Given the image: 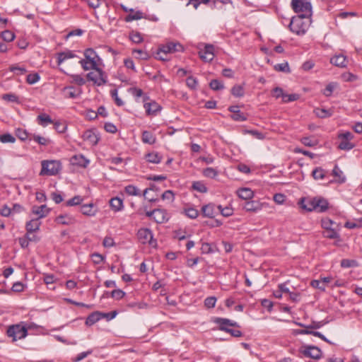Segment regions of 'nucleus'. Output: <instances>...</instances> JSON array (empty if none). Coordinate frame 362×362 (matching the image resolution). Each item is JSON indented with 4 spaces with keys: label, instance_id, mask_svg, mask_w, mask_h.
Listing matches in <instances>:
<instances>
[{
    "label": "nucleus",
    "instance_id": "obj_1",
    "mask_svg": "<svg viewBox=\"0 0 362 362\" xmlns=\"http://www.w3.org/2000/svg\"><path fill=\"white\" fill-rule=\"evenodd\" d=\"M311 24V17L304 16H293L289 23L290 30L298 35H304Z\"/></svg>",
    "mask_w": 362,
    "mask_h": 362
},
{
    "label": "nucleus",
    "instance_id": "obj_2",
    "mask_svg": "<svg viewBox=\"0 0 362 362\" xmlns=\"http://www.w3.org/2000/svg\"><path fill=\"white\" fill-rule=\"evenodd\" d=\"M214 322L218 325L219 330L228 333L234 337H240L243 335L241 331L230 328L231 327H240L235 321L227 318L216 317Z\"/></svg>",
    "mask_w": 362,
    "mask_h": 362
},
{
    "label": "nucleus",
    "instance_id": "obj_3",
    "mask_svg": "<svg viewBox=\"0 0 362 362\" xmlns=\"http://www.w3.org/2000/svg\"><path fill=\"white\" fill-rule=\"evenodd\" d=\"M83 54L85 59L79 61V64L83 70L88 71L90 69L99 67L98 62L101 61V59L93 48L86 49Z\"/></svg>",
    "mask_w": 362,
    "mask_h": 362
},
{
    "label": "nucleus",
    "instance_id": "obj_4",
    "mask_svg": "<svg viewBox=\"0 0 362 362\" xmlns=\"http://www.w3.org/2000/svg\"><path fill=\"white\" fill-rule=\"evenodd\" d=\"M291 6L298 16H312V5L307 0H291Z\"/></svg>",
    "mask_w": 362,
    "mask_h": 362
},
{
    "label": "nucleus",
    "instance_id": "obj_5",
    "mask_svg": "<svg viewBox=\"0 0 362 362\" xmlns=\"http://www.w3.org/2000/svg\"><path fill=\"white\" fill-rule=\"evenodd\" d=\"M6 334L8 337H12L13 341H16L18 339H24L28 334V329L25 326L16 324L9 326Z\"/></svg>",
    "mask_w": 362,
    "mask_h": 362
},
{
    "label": "nucleus",
    "instance_id": "obj_6",
    "mask_svg": "<svg viewBox=\"0 0 362 362\" xmlns=\"http://www.w3.org/2000/svg\"><path fill=\"white\" fill-rule=\"evenodd\" d=\"M93 69L95 72L92 71L87 74V79L93 81L98 86L105 85L107 81L105 72L100 67L93 68Z\"/></svg>",
    "mask_w": 362,
    "mask_h": 362
},
{
    "label": "nucleus",
    "instance_id": "obj_7",
    "mask_svg": "<svg viewBox=\"0 0 362 362\" xmlns=\"http://www.w3.org/2000/svg\"><path fill=\"white\" fill-rule=\"evenodd\" d=\"M60 170V163L55 160L42 161L40 175H55Z\"/></svg>",
    "mask_w": 362,
    "mask_h": 362
},
{
    "label": "nucleus",
    "instance_id": "obj_8",
    "mask_svg": "<svg viewBox=\"0 0 362 362\" xmlns=\"http://www.w3.org/2000/svg\"><path fill=\"white\" fill-rule=\"evenodd\" d=\"M298 352L305 357L313 359H319L322 356L321 349L313 345H303L299 348Z\"/></svg>",
    "mask_w": 362,
    "mask_h": 362
},
{
    "label": "nucleus",
    "instance_id": "obj_9",
    "mask_svg": "<svg viewBox=\"0 0 362 362\" xmlns=\"http://www.w3.org/2000/svg\"><path fill=\"white\" fill-rule=\"evenodd\" d=\"M183 50V46L180 43L169 42L166 44L161 45L158 47V54H163L164 55H167L168 54L182 52Z\"/></svg>",
    "mask_w": 362,
    "mask_h": 362
},
{
    "label": "nucleus",
    "instance_id": "obj_10",
    "mask_svg": "<svg viewBox=\"0 0 362 362\" xmlns=\"http://www.w3.org/2000/svg\"><path fill=\"white\" fill-rule=\"evenodd\" d=\"M214 56V46L211 44L204 45V49L199 51V57L204 62H211Z\"/></svg>",
    "mask_w": 362,
    "mask_h": 362
},
{
    "label": "nucleus",
    "instance_id": "obj_11",
    "mask_svg": "<svg viewBox=\"0 0 362 362\" xmlns=\"http://www.w3.org/2000/svg\"><path fill=\"white\" fill-rule=\"evenodd\" d=\"M137 237L139 240V241L142 244H146L149 243L150 245L152 244L153 240V233L152 231L146 228H140L137 232Z\"/></svg>",
    "mask_w": 362,
    "mask_h": 362
},
{
    "label": "nucleus",
    "instance_id": "obj_12",
    "mask_svg": "<svg viewBox=\"0 0 362 362\" xmlns=\"http://www.w3.org/2000/svg\"><path fill=\"white\" fill-rule=\"evenodd\" d=\"M315 211L323 213L329 209V202L327 199L322 197H315Z\"/></svg>",
    "mask_w": 362,
    "mask_h": 362
},
{
    "label": "nucleus",
    "instance_id": "obj_13",
    "mask_svg": "<svg viewBox=\"0 0 362 362\" xmlns=\"http://www.w3.org/2000/svg\"><path fill=\"white\" fill-rule=\"evenodd\" d=\"M300 206L307 211H315V197L301 198L298 202Z\"/></svg>",
    "mask_w": 362,
    "mask_h": 362
},
{
    "label": "nucleus",
    "instance_id": "obj_14",
    "mask_svg": "<svg viewBox=\"0 0 362 362\" xmlns=\"http://www.w3.org/2000/svg\"><path fill=\"white\" fill-rule=\"evenodd\" d=\"M63 92L66 98L72 99L78 98L82 93L81 88H76L72 86L64 87Z\"/></svg>",
    "mask_w": 362,
    "mask_h": 362
},
{
    "label": "nucleus",
    "instance_id": "obj_15",
    "mask_svg": "<svg viewBox=\"0 0 362 362\" xmlns=\"http://www.w3.org/2000/svg\"><path fill=\"white\" fill-rule=\"evenodd\" d=\"M74 52L72 50L66 49L64 52H58L57 54V65H61L65 60L76 57Z\"/></svg>",
    "mask_w": 362,
    "mask_h": 362
},
{
    "label": "nucleus",
    "instance_id": "obj_16",
    "mask_svg": "<svg viewBox=\"0 0 362 362\" xmlns=\"http://www.w3.org/2000/svg\"><path fill=\"white\" fill-rule=\"evenodd\" d=\"M32 213L37 215L39 219L46 217L50 211V209L47 208V205L41 206H33L32 207Z\"/></svg>",
    "mask_w": 362,
    "mask_h": 362
},
{
    "label": "nucleus",
    "instance_id": "obj_17",
    "mask_svg": "<svg viewBox=\"0 0 362 362\" xmlns=\"http://www.w3.org/2000/svg\"><path fill=\"white\" fill-rule=\"evenodd\" d=\"M169 219L168 213L165 209H156L153 220L157 223H166Z\"/></svg>",
    "mask_w": 362,
    "mask_h": 362
},
{
    "label": "nucleus",
    "instance_id": "obj_18",
    "mask_svg": "<svg viewBox=\"0 0 362 362\" xmlns=\"http://www.w3.org/2000/svg\"><path fill=\"white\" fill-rule=\"evenodd\" d=\"M84 141H88L91 145H96L99 141L98 135L92 129L85 131L82 135Z\"/></svg>",
    "mask_w": 362,
    "mask_h": 362
},
{
    "label": "nucleus",
    "instance_id": "obj_19",
    "mask_svg": "<svg viewBox=\"0 0 362 362\" xmlns=\"http://www.w3.org/2000/svg\"><path fill=\"white\" fill-rule=\"evenodd\" d=\"M40 225L41 221H40L39 218H33L30 221L27 222L25 225L27 234H29L30 235V233L38 230Z\"/></svg>",
    "mask_w": 362,
    "mask_h": 362
},
{
    "label": "nucleus",
    "instance_id": "obj_20",
    "mask_svg": "<svg viewBox=\"0 0 362 362\" xmlns=\"http://www.w3.org/2000/svg\"><path fill=\"white\" fill-rule=\"evenodd\" d=\"M262 208V204L257 201L252 200L246 202L243 209L246 211L249 212H257L260 211Z\"/></svg>",
    "mask_w": 362,
    "mask_h": 362
},
{
    "label": "nucleus",
    "instance_id": "obj_21",
    "mask_svg": "<svg viewBox=\"0 0 362 362\" xmlns=\"http://www.w3.org/2000/svg\"><path fill=\"white\" fill-rule=\"evenodd\" d=\"M144 107L146 109V114L148 115H155L161 109L160 105L155 101L146 103L144 104Z\"/></svg>",
    "mask_w": 362,
    "mask_h": 362
},
{
    "label": "nucleus",
    "instance_id": "obj_22",
    "mask_svg": "<svg viewBox=\"0 0 362 362\" xmlns=\"http://www.w3.org/2000/svg\"><path fill=\"white\" fill-rule=\"evenodd\" d=\"M81 211L83 215L93 216L97 212V208L93 204H83L81 207Z\"/></svg>",
    "mask_w": 362,
    "mask_h": 362
},
{
    "label": "nucleus",
    "instance_id": "obj_23",
    "mask_svg": "<svg viewBox=\"0 0 362 362\" xmlns=\"http://www.w3.org/2000/svg\"><path fill=\"white\" fill-rule=\"evenodd\" d=\"M237 194L239 197V198L244 200L250 199L254 196L253 191L247 187L240 188L238 189Z\"/></svg>",
    "mask_w": 362,
    "mask_h": 362
},
{
    "label": "nucleus",
    "instance_id": "obj_24",
    "mask_svg": "<svg viewBox=\"0 0 362 362\" xmlns=\"http://www.w3.org/2000/svg\"><path fill=\"white\" fill-rule=\"evenodd\" d=\"M55 221L58 224L71 225L75 223V219L68 214H64L59 215L57 217H56Z\"/></svg>",
    "mask_w": 362,
    "mask_h": 362
},
{
    "label": "nucleus",
    "instance_id": "obj_25",
    "mask_svg": "<svg viewBox=\"0 0 362 362\" xmlns=\"http://www.w3.org/2000/svg\"><path fill=\"white\" fill-rule=\"evenodd\" d=\"M102 318V313L99 311H95L90 314L86 320V325L88 326H91L98 322Z\"/></svg>",
    "mask_w": 362,
    "mask_h": 362
},
{
    "label": "nucleus",
    "instance_id": "obj_26",
    "mask_svg": "<svg viewBox=\"0 0 362 362\" xmlns=\"http://www.w3.org/2000/svg\"><path fill=\"white\" fill-rule=\"evenodd\" d=\"M330 63L338 67H345L346 57L343 54L335 55L330 59Z\"/></svg>",
    "mask_w": 362,
    "mask_h": 362
},
{
    "label": "nucleus",
    "instance_id": "obj_27",
    "mask_svg": "<svg viewBox=\"0 0 362 362\" xmlns=\"http://www.w3.org/2000/svg\"><path fill=\"white\" fill-rule=\"evenodd\" d=\"M141 140H142L143 143H144V144H148L152 145L156 143V138L153 133L145 130L142 132Z\"/></svg>",
    "mask_w": 362,
    "mask_h": 362
},
{
    "label": "nucleus",
    "instance_id": "obj_28",
    "mask_svg": "<svg viewBox=\"0 0 362 362\" xmlns=\"http://www.w3.org/2000/svg\"><path fill=\"white\" fill-rule=\"evenodd\" d=\"M73 164L86 168L89 164V160L83 155H76L71 158Z\"/></svg>",
    "mask_w": 362,
    "mask_h": 362
},
{
    "label": "nucleus",
    "instance_id": "obj_29",
    "mask_svg": "<svg viewBox=\"0 0 362 362\" xmlns=\"http://www.w3.org/2000/svg\"><path fill=\"white\" fill-rule=\"evenodd\" d=\"M110 206L115 211H119L123 209V201L117 197H113L110 200Z\"/></svg>",
    "mask_w": 362,
    "mask_h": 362
},
{
    "label": "nucleus",
    "instance_id": "obj_30",
    "mask_svg": "<svg viewBox=\"0 0 362 362\" xmlns=\"http://www.w3.org/2000/svg\"><path fill=\"white\" fill-rule=\"evenodd\" d=\"M145 158L148 163L158 164L161 162L162 156H160L158 152L153 151L146 154Z\"/></svg>",
    "mask_w": 362,
    "mask_h": 362
},
{
    "label": "nucleus",
    "instance_id": "obj_31",
    "mask_svg": "<svg viewBox=\"0 0 362 362\" xmlns=\"http://www.w3.org/2000/svg\"><path fill=\"white\" fill-rule=\"evenodd\" d=\"M214 207L215 206L213 204L204 205L202 207L203 216L205 217L213 218L215 214Z\"/></svg>",
    "mask_w": 362,
    "mask_h": 362
},
{
    "label": "nucleus",
    "instance_id": "obj_32",
    "mask_svg": "<svg viewBox=\"0 0 362 362\" xmlns=\"http://www.w3.org/2000/svg\"><path fill=\"white\" fill-rule=\"evenodd\" d=\"M37 120L38 124L42 127H47L49 124L54 123L50 116L45 113L39 115L37 117Z\"/></svg>",
    "mask_w": 362,
    "mask_h": 362
},
{
    "label": "nucleus",
    "instance_id": "obj_33",
    "mask_svg": "<svg viewBox=\"0 0 362 362\" xmlns=\"http://www.w3.org/2000/svg\"><path fill=\"white\" fill-rule=\"evenodd\" d=\"M314 112L320 118H327L332 115L333 110L331 109L316 108Z\"/></svg>",
    "mask_w": 362,
    "mask_h": 362
},
{
    "label": "nucleus",
    "instance_id": "obj_34",
    "mask_svg": "<svg viewBox=\"0 0 362 362\" xmlns=\"http://www.w3.org/2000/svg\"><path fill=\"white\" fill-rule=\"evenodd\" d=\"M332 175L337 177V182L339 183H344L346 181V177L344 175L343 172L336 165L332 170Z\"/></svg>",
    "mask_w": 362,
    "mask_h": 362
},
{
    "label": "nucleus",
    "instance_id": "obj_35",
    "mask_svg": "<svg viewBox=\"0 0 362 362\" xmlns=\"http://www.w3.org/2000/svg\"><path fill=\"white\" fill-rule=\"evenodd\" d=\"M322 235L329 239L339 238V233L333 228L325 230L322 233Z\"/></svg>",
    "mask_w": 362,
    "mask_h": 362
},
{
    "label": "nucleus",
    "instance_id": "obj_36",
    "mask_svg": "<svg viewBox=\"0 0 362 362\" xmlns=\"http://www.w3.org/2000/svg\"><path fill=\"white\" fill-rule=\"evenodd\" d=\"M129 38L134 43L136 44H139L144 40L141 34L138 31L134 30L129 33Z\"/></svg>",
    "mask_w": 362,
    "mask_h": 362
},
{
    "label": "nucleus",
    "instance_id": "obj_37",
    "mask_svg": "<svg viewBox=\"0 0 362 362\" xmlns=\"http://www.w3.org/2000/svg\"><path fill=\"white\" fill-rule=\"evenodd\" d=\"M125 192L131 196H141L139 189L134 185H129L125 187Z\"/></svg>",
    "mask_w": 362,
    "mask_h": 362
},
{
    "label": "nucleus",
    "instance_id": "obj_38",
    "mask_svg": "<svg viewBox=\"0 0 362 362\" xmlns=\"http://www.w3.org/2000/svg\"><path fill=\"white\" fill-rule=\"evenodd\" d=\"M312 175L315 180H322L325 177V171L322 168L318 167L313 170Z\"/></svg>",
    "mask_w": 362,
    "mask_h": 362
},
{
    "label": "nucleus",
    "instance_id": "obj_39",
    "mask_svg": "<svg viewBox=\"0 0 362 362\" xmlns=\"http://www.w3.org/2000/svg\"><path fill=\"white\" fill-rule=\"evenodd\" d=\"M192 189L201 193H205L207 192V187L201 181L194 182L192 184Z\"/></svg>",
    "mask_w": 362,
    "mask_h": 362
},
{
    "label": "nucleus",
    "instance_id": "obj_40",
    "mask_svg": "<svg viewBox=\"0 0 362 362\" xmlns=\"http://www.w3.org/2000/svg\"><path fill=\"white\" fill-rule=\"evenodd\" d=\"M337 86V83L334 82H331L328 83L325 88L322 90V94L326 97L331 96Z\"/></svg>",
    "mask_w": 362,
    "mask_h": 362
},
{
    "label": "nucleus",
    "instance_id": "obj_41",
    "mask_svg": "<svg viewBox=\"0 0 362 362\" xmlns=\"http://www.w3.org/2000/svg\"><path fill=\"white\" fill-rule=\"evenodd\" d=\"M143 18V13L140 11H137L136 12L131 13L125 17L126 22H131L134 20H139Z\"/></svg>",
    "mask_w": 362,
    "mask_h": 362
},
{
    "label": "nucleus",
    "instance_id": "obj_42",
    "mask_svg": "<svg viewBox=\"0 0 362 362\" xmlns=\"http://www.w3.org/2000/svg\"><path fill=\"white\" fill-rule=\"evenodd\" d=\"M218 174V170L213 168H206L203 170V175L209 178H215Z\"/></svg>",
    "mask_w": 362,
    "mask_h": 362
},
{
    "label": "nucleus",
    "instance_id": "obj_43",
    "mask_svg": "<svg viewBox=\"0 0 362 362\" xmlns=\"http://www.w3.org/2000/svg\"><path fill=\"white\" fill-rule=\"evenodd\" d=\"M209 87L214 90H221L224 88V85L221 81L217 79H213L209 83Z\"/></svg>",
    "mask_w": 362,
    "mask_h": 362
},
{
    "label": "nucleus",
    "instance_id": "obj_44",
    "mask_svg": "<svg viewBox=\"0 0 362 362\" xmlns=\"http://www.w3.org/2000/svg\"><path fill=\"white\" fill-rule=\"evenodd\" d=\"M16 135L21 141H25L30 138V134H29L26 130L21 128L16 130Z\"/></svg>",
    "mask_w": 362,
    "mask_h": 362
},
{
    "label": "nucleus",
    "instance_id": "obj_45",
    "mask_svg": "<svg viewBox=\"0 0 362 362\" xmlns=\"http://www.w3.org/2000/svg\"><path fill=\"white\" fill-rule=\"evenodd\" d=\"M231 119L236 122L246 121L247 119V115L241 112L240 110L236 112L230 116Z\"/></svg>",
    "mask_w": 362,
    "mask_h": 362
},
{
    "label": "nucleus",
    "instance_id": "obj_46",
    "mask_svg": "<svg viewBox=\"0 0 362 362\" xmlns=\"http://www.w3.org/2000/svg\"><path fill=\"white\" fill-rule=\"evenodd\" d=\"M341 141L338 146V148L341 150L349 151L352 149L355 145L349 141L340 139Z\"/></svg>",
    "mask_w": 362,
    "mask_h": 362
},
{
    "label": "nucleus",
    "instance_id": "obj_47",
    "mask_svg": "<svg viewBox=\"0 0 362 362\" xmlns=\"http://www.w3.org/2000/svg\"><path fill=\"white\" fill-rule=\"evenodd\" d=\"M274 69L277 71H281L285 73H289L291 71L288 63L287 62H284L283 63L274 65Z\"/></svg>",
    "mask_w": 362,
    "mask_h": 362
},
{
    "label": "nucleus",
    "instance_id": "obj_48",
    "mask_svg": "<svg viewBox=\"0 0 362 362\" xmlns=\"http://www.w3.org/2000/svg\"><path fill=\"white\" fill-rule=\"evenodd\" d=\"M231 94L238 98H240L244 95L243 87L240 85H235L231 89Z\"/></svg>",
    "mask_w": 362,
    "mask_h": 362
},
{
    "label": "nucleus",
    "instance_id": "obj_49",
    "mask_svg": "<svg viewBox=\"0 0 362 362\" xmlns=\"http://www.w3.org/2000/svg\"><path fill=\"white\" fill-rule=\"evenodd\" d=\"M93 353V350L90 349L86 351L81 352L78 354L75 357H72L71 358L72 362H79L86 358L88 356L90 355Z\"/></svg>",
    "mask_w": 362,
    "mask_h": 362
},
{
    "label": "nucleus",
    "instance_id": "obj_50",
    "mask_svg": "<svg viewBox=\"0 0 362 362\" xmlns=\"http://www.w3.org/2000/svg\"><path fill=\"white\" fill-rule=\"evenodd\" d=\"M32 139L34 140L37 144L42 145V146H46L49 141L47 139H46L43 136H41L40 135H36V134H30V140H32Z\"/></svg>",
    "mask_w": 362,
    "mask_h": 362
},
{
    "label": "nucleus",
    "instance_id": "obj_51",
    "mask_svg": "<svg viewBox=\"0 0 362 362\" xmlns=\"http://www.w3.org/2000/svg\"><path fill=\"white\" fill-rule=\"evenodd\" d=\"M326 323L327 322H323V321H319V322L313 321L309 325H305L302 323H298V325L300 327H303L308 328V329H319L321 327H322L323 325H325Z\"/></svg>",
    "mask_w": 362,
    "mask_h": 362
},
{
    "label": "nucleus",
    "instance_id": "obj_52",
    "mask_svg": "<svg viewBox=\"0 0 362 362\" xmlns=\"http://www.w3.org/2000/svg\"><path fill=\"white\" fill-rule=\"evenodd\" d=\"M2 39L6 42H11L15 38V35L11 30H6L1 33V34Z\"/></svg>",
    "mask_w": 362,
    "mask_h": 362
},
{
    "label": "nucleus",
    "instance_id": "obj_53",
    "mask_svg": "<svg viewBox=\"0 0 362 362\" xmlns=\"http://www.w3.org/2000/svg\"><path fill=\"white\" fill-rule=\"evenodd\" d=\"M0 141L1 143H14L16 138L9 133L0 135Z\"/></svg>",
    "mask_w": 362,
    "mask_h": 362
},
{
    "label": "nucleus",
    "instance_id": "obj_54",
    "mask_svg": "<svg viewBox=\"0 0 362 362\" xmlns=\"http://www.w3.org/2000/svg\"><path fill=\"white\" fill-rule=\"evenodd\" d=\"M82 202L83 198L81 196L77 195L68 200L66 204L68 206H76L81 204Z\"/></svg>",
    "mask_w": 362,
    "mask_h": 362
},
{
    "label": "nucleus",
    "instance_id": "obj_55",
    "mask_svg": "<svg viewBox=\"0 0 362 362\" xmlns=\"http://www.w3.org/2000/svg\"><path fill=\"white\" fill-rule=\"evenodd\" d=\"M40 79V76L37 73L30 74L26 77V81L29 84H35Z\"/></svg>",
    "mask_w": 362,
    "mask_h": 362
},
{
    "label": "nucleus",
    "instance_id": "obj_56",
    "mask_svg": "<svg viewBox=\"0 0 362 362\" xmlns=\"http://www.w3.org/2000/svg\"><path fill=\"white\" fill-rule=\"evenodd\" d=\"M110 95H111V97L115 100V104L117 106L121 107V106L124 105V103L123 100L118 97L117 90V89L112 90L110 91Z\"/></svg>",
    "mask_w": 362,
    "mask_h": 362
},
{
    "label": "nucleus",
    "instance_id": "obj_57",
    "mask_svg": "<svg viewBox=\"0 0 362 362\" xmlns=\"http://www.w3.org/2000/svg\"><path fill=\"white\" fill-rule=\"evenodd\" d=\"M218 209L220 211L221 214L226 217L231 216L233 213V209L229 206L223 207L221 205H218Z\"/></svg>",
    "mask_w": 362,
    "mask_h": 362
},
{
    "label": "nucleus",
    "instance_id": "obj_58",
    "mask_svg": "<svg viewBox=\"0 0 362 362\" xmlns=\"http://www.w3.org/2000/svg\"><path fill=\"white\" fill-rule=\"evenodd\" d=\"M33 239H32L30 238V235L29 234H27L23 237V238H20L18 239V242H19V244L21 245V246L23 247V248H25L28 246L29 245V243L30 241H32Z\"/></svg>",
    "mask_w": 362,
    "mask_h": 362
},
{
    "label": "nucleus",
    "instance_id": "obj_59",
    "mask_svg": "<svg viewBox=\"0 0 362 362\" xmlns=\"http://www.w3.org/2000/svg\"><path fill=\"white\" fill-rule=\"evenodd\" d=\"M186 83H187V86L192 90H195L197 88V86L198 84V81H197V78L193 76L187 77V78L186 80Z\"/></svg>",
    "mask_w": 362,
    "mask_h": 362
},
{
    "label": "nucleus",
    "instance_id": "obj_60",
    "mask_svg": "<svg viewBox=\"0 0 362 362\" xmlns=\"http://www.w3.org/2000/svg\"><path fill=\"white\" fill-rule=\"evenodd\" d=\"M301 142L306 146L312 147L317 145V141L310 137H303L301 139Z\"/></svg>",
    "mask_w": 362,
    "mask_h": 362
},
{
    "label": "nucleus",
    "instance_id": "obj_61",
    "mask_svg": "<svg viewBox=\"0 0 362 362\" xmlns=\"http://www.w3.org/2000/svg\"><path fill=\"white\" fill-rule=\"evenodd\" d=\"M125 296V293L121 289L113 290L110 293V296L117 300H120Z\"/></svg>",
    "mask_w": 362,
    "mask_h": 362
},
{
    "label": "nucleus",
    "instance_id": "obj_62",
    "mask_svg": "<svg viewBox=\"0 0 362 362\" xmlns=\"http://www.w3.org/2000/svg\"><path fill=\"white\" fill-rule=\"evenodd\" d=\"M71 77L72 81L78 86H83L86 83V80L79 74H73Z\"/></svg>",
    "mask_w": 362,
    "mask_h": 362
},
{
    "label": "nucleus",
    "instance_id": "obj_63",
    "mask_svg": "<svg viewBox=\"0 0 362 362\" xmlns=\"http://www.w3.org/2000/svg\"><path fill=\"white\" fill-rule=\"evenodd\" d=\"M334 224V222L328 218H323L321 221V226L325 230L332 228Z\"/></svg>",
    "mask_w": 362,
    "mask_h": 362
},
{
    "label": "nucleus",
    "instance_id": "obj_64",
    "mask_svg": "<svg viewBox=\"0 0 362 362\" xmlns=\"http://www.w3.org/2000/svg\"><path fill=\"white\" fill-rule=\"evenodd\" d=\"M185 214L187 217L194 219L199 216V211L194 208H188L185 209Z\"/></svg>",
    "mask_w": 362,
    "mask_h": 362
}]
</instances>
